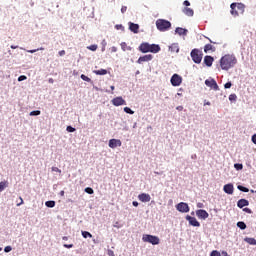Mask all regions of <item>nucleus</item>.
Instances as JSON below:
<instances>
[{
    "instance_id": "nucleus-43",
    "label": "nucleus",
    "mask_w": 256,
    "mask_h": 256,
    "mask_svg": "<svg viewBox=\"0 0 256 256\" xmlns=\"http://www.w3.org/2000/svg\"><path fill=\"white\" fill-rule=\"evenodd\" d=\"M232 83L231 82H227L225 85H224V87L226 88V89H231V87H232Z\"/></svg>"
},
{
    "instance_id": "nucleus-58",
    "label": "nucleus",
    "mask_w": 256,
    "mask_h": 256,
    "mask_svg": "<svg viewBox=\"0 0 256 256\" xmlns=\"http://www.w3.org/2000/svg\"><path fill=\"white\" fill-rule=\"evenodd\" d=\"M176 109H177V111H182L183 110V106H177Z\"/></svg>"
},
{
    "instance_id": "nucleus-22",
    "label": "nucleus",
    "mask_w": 256,
    "mask_h": 256,
    "mask_svg": "<svg viewBox=\"0 0 256 256\" xmlns=\"http://www.w3.org/2000/svg\"><path fill=\"white\" fill-rule=\"evenodd\" d=\"M175 32L178 33V35H187L188 30L185 28L178 27L176 28Z\"/></svg>"
},
{
    "instance_id": "nucleus-61",
    "label": "nucleus",
    "mask_w": 256,
    "mask_h": 256,
    "mask_svg": "<svg viewBox=\"0 0 256 256\" xmlns=\"http://www.w3.org/2000/svg\"><path fill=\"white\" fill-rule=\"evenodd\" d=\"M60 195H61V197H64L65 196V191H60Z\"/></svg>"
},
{
    "instance_id": "nucleus-41",
    "label": "nucleus",
    "mask_w": 256,
    "mask_h": 256,
    "mask_svg": "<svg viewBox=\"0 0 256 256\" xmlns=\"http://www.w3.org/2000/svg\"><path fill=\"white\" fill-rule=\"evenodd\" d=\"M120 45H121L122 51H127V43L122 42Z\"/></svg>"
},
{
    "instance_id": "nucleus-39",
    "label": "nucleus",
    "mask_w": 256,
    "mask_h": 256,
    "mask_svg": "<svg viewBox=\"0 0 256 256\" xmlns=\"http://www.w3.org/2000/svg\"><path fill=\"white\" fill-rule=\"evenodd\" d=\"M66 131H68V133H75V128L72 126H67Z\"/></svg>"
},
{
    "instance_id": "nucleus-18",
    "label": "nucleus",
    "mask_w": 256,
    "mask_h": 256,
    "mask_svg": "<svg viewBox=\"0 0 256 256\" xmlns=\"http://www.w3.org/2000/svg\"><path fill=\"white\" fill-rule=\"evenodd\" d=\"M213 61H215V59L212 56L204 57V63L206 64V67H211L213 65Z\"/></svg>"
},
{
    "instance_id": "nucleus-62",
    "label": "nucleus",
    "mask_w": 256,
    "mask_h": 256,
    "mask_svg": "<svg viewBox=\"0 0 256 256\" xmlns=\"http://www.w3.org/2000/svg\"><path fill=\"white\" fill-rule=\"evenodd\" d=\"M63 241H67V239H69L67 236H64L63 238Z\"/></svg>"
},
{
    "instance_id": "nucleus-15",
    "label": "nucleus",
    "mask_w": 256,
    "mask_h": 256,
    "mask_svg": "<svg viewBox=\"0 0 256 256\" xmlns=\"http://www.w3.org/2000/svg\"><path fill=\"white\" fill-rule=\"evenodd\" d=\"M196 215L198 219H207L209 217V213L203 209L197 210Z\"/></svg>"
},
{
    "instance_id": "nucleus-35",
    "label": "nucleus",
    "mask_w": 256,
    "mask_h": 256,
    "mask_svg": "<svg viewBox=\"0 0 256 256\" xmlns=\"http://www.w3.org/2000/svg\"><path fill=\"white\" fill-rule=\"evenodd\" d=\"M37 51H45V48L40 47V48L34 49V50H27V53H37Z\"/></svg>"
},
{
    "instance_id": "nucleus-56",
    "label": "nucleus",
    "mask_w": 256,
    "mask_h": 256,
    "mask_svg": "<svg viewBox=\"0 0 256 256\" xmlns=\"http://www.w3.org/2000/svg\"><path fill=\"white\" fill-rule=\"evenodd\" d=\"M21 205H23V198L22 197H20V203L17 204V207H19Z\"/></svg>"
},
{
    "instance_id": "nucleus-6",
    "label": "nucleus",
    "mask_w": 256,
    "mask_h": 256,
    "mask_svg": "<svg viewBox=\"0 0 256 256\" xmlns=\"http://www.w3.org/2000/svg\"><path fill=\"white\" fill-rule=\"evenodd\" d=\"M142 241H144V243H151V245H159L160 243L159 237L149 234L143 235Z\"/></svg>"
},
{
    "instance_id": "nucleus-48",
    "label": "nucleus",
    "mask_w": 256,
    "mask_h": 256,
    "mask_svg": "<svg viewBox=\"0 0 256 256\" xmlns=\"http://www.w3.org/2000/svg\"><path fill=\"white\" fill-rule=\"evenodd\" d=\"M203 207H204L203 203H201V202L197 203V208L198 209H203Z\"/></svg>"
},
{
    "instance_id": "nucleus-16",
    "label": "nucleus",
    "mask_w": 256,
    "mask_h": 256,
    "mask_svg": "<svg viewBox=\"0 0 256 256\" xmlns=\"http://www.w3.org/2000/svg\"><path fill=\"white\" fill-rule=\"evenodd\" d=\"M139 201H141L142 203H149V201H151V195L147 194V193H142L138 196Z\"/></svg>"
},
{
    "instance_id": "nucleus-53",
    "label": "nucleus",
    "mask_w": 256,
    "mask_h": 256,
    "mask_svg": "<svg viewBox=\"0 0 256 256\" xmlns=\"http://www.w3.org/2000/svg\"><path fill=\"white\" fill-rule=\"evenodd\" d=\"M111 53H117V47L115 46L111 47Z\"/></svg>"
},
{
    "instance_id": "nucleus-44",
    "label": "nucleus",
    "mask_w": 256,
    "mask_h": 256,
    "mask_svg": "<svg viewBox=\"0 0 256 256\" xmlns=\"http://www.w3.org/2000/svg\"><path fill=\"white\" fill-rule=\"evenodd\" d=\"M52 171H54L55 173H61V169H59L58 167H52Z\"/></svg>"
},
{
    "instance_id": "nucleus-34",
    "label": "nucleus",
    "mask_w": 256,
    "mask_h": 256,
    "mask_svg": "<svg viewBox=\"0 0 256 256\" xmlns=\"http://www.w3.org/2000/svg\"><path fill=\"white\" fill-rule=\"evenodd\" d=\"M37 115H41V111L40 110H34V111L30 112V116L31 117H35Z\"/></svg>"
},
{
    "instance_id": "nucleus-38",
    "label": "nucleus",
    "mask_w": 256,
    "mask_h": 256,
    "mask_svg": "<svg viewBox=\"0 0 256 256\" xmlns=\"http://www.w3.org/2000/svg\"><path fill=\"white\" fill-rule=\"evenodd\" d=\"M210 256H221V252L217 251V250H213L210 254Z\"/></svg>"
},
{
    "instance_id": "nucleus-28",
    "label": "nucleus",
    "mask_w": 256,
    "mask_h": 256,
    "mask_svg": "<svg viewBox=\"0 0 256 256\" xmlns=\"http://www.w3.org/2000/svg\"><path fill=\"white\" fill-rule=\"evenodd\" d=\"M46 207L53 208L55 207V201L50 200L45 202Z\"/></svg>"
},
{
    "instance_id": "nucleus-36",
    "label": "nucleus",
    "mask_w": 256,
    "mask_h": 256,
    "mask_svg": "<svg viewBox=\"0 0 256 256\" xmlns=\"http://www.w3.org/2000/svg\"><path fill=\"white\" fill-rule=\"evenodd\" d=\"M85 193H88V195H93V193H95V191H93V188L87 187V188H85Z\"/></svg>"
},
{
    "instance_id": "nucleus-1",
    "label": "nucleus",
    "mask_w": 256,
    "mask_h": 256,
    "mask_svg": "<svg viewBox=\"0 0 256 256\" xmlns=\"http://www.w3.org/2000/svg\"><path fill=\"white\" fill-rule=\"evenodd\" d=\"M237 65V58L234 55L226 54L220 59V67L223 71H229Z\"/></svg>"
},
{
    "instance_id": "nucleus-63",
    "label": "nucleus",
    "mask_w": 256,
    "mask_h": 256,
    "mask_svg": "<svg viewBox=\"0 0 256 256\" xmlns=\"http://www.w3.org/2000/svg\"><path fill=\"white\" fill-rule=\"evenodd\" d=\"M17 47H19V46H14V45H12V46H11V49H17Z\"/></svg>"
},
{
    "instance_id": "nucleus-54",
    "label": "nucleus",
    "mask_w": 256,
    "mask_h": 256,
    "mask_svg": "<svg viewBox=\"0 0 256 256\" xmlns=\"http://www.w3.org/2000/svg\"><path fill=\"white\" fill-rule=\"evenodd\" d=\"M252 142L254 143V145H256V134L252 136Z\"/></svg>"
},
{
    "instance_id": "nucleus-46",
    "label": "nucleus",
    "mask_w": 256,
    "mask_h": 256,
    "mask_svg": "<svg viewBox=\"0 0 256 256\" xmlns=\"http://www.w3.org/2000/svg\"><path fill=\"white\" fill-rule=\"evenodd\" d=\"M66 249H73V244H64L63 245Z\"/></svg>"
},
{
    "instance_id": "nucleus-19",
    "label": "nucleus",
    "mask_w": 256,
    "mask_h": 256,
    "mask_svg": "<svg viewBox=\"0 0 256 256\" xmlns=\"http://www.w3.org/2000/svg\"><path fill=\"white\" fill-rule=\"evenodd\" d=\"M129 29L132 31V33H139V24L129 22Z\"/></svg>"
},
{
    "instance_id": "nucleus-30",
    "label": "nucleus",
    "mask_w": 256,
    "mask_h": 256,
    "mask_svg": "<svg viewBox=\"0 0 256 256\" xmlns=\"http://www.w3.org/2000/svg\"><path fill=\"white\" fill-rule=\"evenodd\" d=\"M237 227H239V229H247V224H245V222H238L237 223Z\"/></svg>"
},
{
    "instance_id": "nucleus-57",
    "label": "nucleus",
    "mask_w": 256,
    "mask_h": 256,
    "mask_svg": "<svg viewBox=\"0 0 256 256\" xmlns=\"http://www.w3.org/2000/svg\"><path fill=\"white\" fill-rule=\"evenodd\" d=\"M207 105H208V106L211 105V102L205 100V101H204V107L207 106Z\"/></svg>"
},
{
    "instance_id": "nucleus-24",
    "label": "nucleus",
    "mask_w": 256,
    "mask_h": 256,
    "mask_svg": "<svg viewBox=\"0 0 256 256\" xmlns=\"http://www.w3.org/2000/svg\"><path fill=\"white\" fill-rule=\"evenodd\" d=\"M245 243H248V245H256V239L255 238H244Z\"/></svg>"
},
{
    "instance_id": "nucleus-12",
    "label": "nucleus",
    "mask_w": 256,
    "mask_h": 256,
    "mask_svg": "<svg viewBox=\"0 0 256 256\" xmlns=\"http://www.w3.org/2000/svg\"><path fill=\"white\" fill-rule=\"evenodd\" d=\"M110 149H116V147H121L122 142L119 139H110L108 143Z\"/></svg>"
},
{
    "instance_id": "nucleus-25",
    "label": "nucleus",
    "mask_w": 256,
    "mask_h": 256,
    "mask_svg": "<svg viewBox=\"0 0 256 256\" xmlns=\"http://www.w3.org/2000/svg\"><path fill=\"white\" fill-rule=\"evenodd\" d=\"M170 51H172V53H179V45L177 44H172L170 47H169Z\"/></svg>"
},
{
    "instance_id": "nucleus-31",
    "label": "nucleus",
    "mask_w": 256,
    "mask_h": 256,
    "mask_svg": "<svg viewBox=\"0 0 256 256\" xmlns=\"http://www.w3.org/2000/svg\"><path fill=\"white\" fill-rule=\"evenodd\" d=\"M87 49H89V51H97L98 46L97 44H92L90 46H87Z\"/></svg>"
},
{
    "instance_id": "nucleus-4",
    "label": "nucleus",
    "mask_w": 256,
    "mask_h": 256,
    "mask_svg": "<svg viewBox=\"0 0 256 256\" xmlns=\"http://www.w3.org/2000/svg\"><path fill=\"white\" fill-rule=\"evenodd\" d=\"M156 27L158 31H162V32L169 31V29H171V22L165 19H158L156 21Z\"/></svg>"
},
{
    "instance_id": "nucleus-59",
    "label": "nucleus",
    "mask_w": 256,
    "mask_h": 256,
    "mask_svg": "<svg viewBox=\"0 0 256 256\" xmlns=\"http://www.w3.org/2000/svg\"><path fill=\"white\" fill-rule=\"evenodd\" d=\"M222 255H223V256H229V254L227 253V251H222Z\"/></svg>"
},
{
    "instance_id": "nucleus-5",
    "label": "nucleus",
    "mask_w": 256,
    "mask_h": 256,
    "mask_svg": "<svg viewBox=\"0 0 256 256\" xmlns=\"http://www.w3.org/2000/svg\"><path fill=\"white\" fill-rule=\"evenodd\" d=\"M190 57L192 61H194L197 65L203 61V52L201 50L195 48L191 51Z\"/></svg>"
},
{
    "instance_id": "nucleus-42",
    "label": "nucleus",
    "mask_w": 256,
    "mask_h": 256,
    "mask_svg": "<svg viewBox=\"0 0 256 256\" xmlns=\"http://www.w3.org/2000/svg\"><path fill=\"white\" fill-rule=\"evenodd\" d=\"M12 250H13V248L11 246H6L4 248L5 253H11Z\"/></svg>"
},
{
    "instance_id": "nucleus-45",
    "label": "nucleus",
    "mask_w": 256,
    "mask_h": 256,
    "mask_svg": "<svg viewBox=\"0 0 256 256\" xmlns=\"http://www.w3.org/2000/svg\"><path fill=\"white\" fill-rule=\"evenodd\" d=\"M25 79H27V76L25 75H21L20 77H18V81H25Z\"/></svg>"
},
{
    "instance_id": "nucleus-9",
    "label": "nucleus",
    "mask_w": 256,
    "mask_h": 256,
    "mask_svg": "<svg viewBox=\"0 0 256 256\" xmlns=\"http://www.w3.org/2000/svg\"><path fill=\"white\" fill-rule=\"evenodd\" d=\"M205 85L207 87H210L214 91H219V85H217V81H215V79H211V80L207 79V80H205Z\"/></svg>"
},
{
    "instance_id": "nucleus-7",
    "label": "nucleus",
    "mask_w": 256,
    "mask_h": 256,
    "mask_svg": "<svg viewBox=\"0 0 256 256\" xmlns=\"http://www.w3.org/2000/svg\"><path fill=\"white\" fill-rule=\"evenodd\" d=\"M171 85H173V87H179V85H181V83H183V78L179 75V74H174L171 77Z\"/></svg>"
},
{
    "instance_id": "nucleus-13",
    "label": "nucleus",
    "mask_w": 256,
    "mask_h": 256,
    "mask_svg": "<svg viewBox=\"0 0 256 256\" xmlns=\"http://www.w3.org/2000/svg\"><path fill=\"white\" fill-rule=\"evenodd\" d=\"M152 60H153V55L147 54V55L139 57L138 60H137V63L139 65H141V63H146V62H149V61H152Z\"/></svg>"
},
{
    "instance_id": "nucleus-17",
    "label": "nucleus",
    "mask_w": 256,
    "mask_h": 256,
    "mask_svg": "<svg viewBox=\"0 0 256 256\" xmlns=\"http://www.w3.org/2000/svg\"><path fill=\"white\" fill-rule=\"evenodd\" d=\"M248 205H249V200L247 199H240L237 202V207H239V209H243V207H248Z\"/></svg>"
},
{
    "instance_id": "nucleus-21",
    "label": "nucleus",
    "mask_w": 256,
    "mask_h": 256,
    "mask_svg": "<svg viewBox=\"0 0 256 256\" xmlns=\"http://www.w3.org/2000/svg\"><path fill=\"white\" fill-rule=\"evenodd\" d=\"M215 46L211 45V44H206L204 46V53H209V51L215 52Z\"/></svg>"
},
{
    "instance_id": "nucleus-60",
    "label": "nucleus",
    "mask_w": 256,
    "mask_h": 256,
    "mask_svg": "<svg viewBox=\"0 0 256 256\" xmlns=\"http://www.w3.org/2000/svg\"><path fill=\"white\" fill-rule=\"evenodd\" d=\"M115 27H116V29H122L123 25H116Z\"/></svg>"
},
{
    "instance_id": "nucleus-20",
    "label": "nucleus",
    "mask_w": 256,
    "mask_h": 256,
    "mask_svg": "<svg viewBox=\"0 0 256 256\" xmlns=\"http://www.w3.org/2000/svg\"><path fill=\"white\" fill-rule=\"evenodd\" d=\"M182 12L184 13V15H187V17H193V15H195L193 9L188 7L183 8Z\"/></svg>"
},
{
    "instance_id": "nucleus-8",
    "label": "nucleus",
    "mask_w": 256,
    "mask_h": 256,
    "mask_svg": "<svg viewBox=\"0 0 256 256\" xmlns=\"http://www.w3.org/2000/svg\"><path fill=\"white\" fill-rule=\"evenodd\" d=\"M176 209L180 213H189V204L185 202H180L176 205Z\"/></svg>"
},
{
    "instance_id": "nucleus-40",
    "label": "nucleus",
    "mask_w": 256,
    "mask_h": 256,
    "mask_svg": "<svg viewBox=\"0 0 256 256\" xmlns=\"http://www.w3.org/2000/svg\"><path fill=\"white\" fill-rule=\"evenodd\" d=\"M234 167L237 171H241V169H243V164H235Z\"/></svg>"
},
{
    "instance_id": "nucleus-14",
    "label": "nucleus",
    "mask_w": 256,
    "mask_h": 256,
    "mask_svg": "<svg viewBox=\"0 0 256 256\" xmlns=\"http://www.w3.org/2000/svg\"><path fill=\"white\" fill-rule=\"evenodd\" d=\"M224 193H227V195H233V191H235V187L232 183L226 184L223 187Z\"/></svg>"
},
{
    "instance_id": "nucleus-50",
    "label": "nucleus",
    "mask_w": 256,
    "mask_h": 256,
    "mask_svg": "<svg viewBox=\"0 0 256 256\" xmlns=\"http://www.w3.org/2000/svg\"><path fill=\"white\" fill-rule=\"evenodd\" d=\"M126 12H127V6H122L121 13H126Z\"/></svg>"
},
{
    "instance_id": "nucleus-64",
    "label": "nucleus",
    "mask_w": 256,
    "mask_h": 256,
    "mask_svg": "<svg viewBox=\"0 0 256 256\" xmlns=\"http://www.w3.org/2000/svg\"><path fill=\"white\" fill-rule=\"evenodd\" d=\"M49 83H53V78H50V79H49Z\"/></svg>"
},
{
    "instance_id": "nucleus-51",
    "label": "nucleus",
    "mask_w": 256,
    "mask_h": 256,
    "mask_svg": "<svg viewBox=\"0 0 256 256\" xmlns=\"http://www.w3.org/2000/svg\"><path fill=\"white\" fill-rule=\"evenodd\" d=\"M58 55H60V57H63L65 55V50H61L58 52Z\"/></svg>"
},
{
    "instance_id": "nucleus-23",
    "label": "nucleus",
    "mask_w": 256,
    "mask_h": 256,
    "mask_svg": "<svg viewBox=\"0 0 256 256\" xmlns=\"http://www.w3.org/2000/svg\"><path fill=\"white\" fill-rule=\"evenodd\" d=\"M7 187H9V182H7V181L0 182V193L5 191V189H7Z\"/></svg>"
},
{
    "instance_id": "nucleus-29",
    "label": "nucleus",
    "mask_w": 256,
    "mask_h": 256,
    "mask_svg": "<svg viewBox=\"0 0 256 256\" xmlns=\"http://www.w3.org/2000/svg\"><path fill=\"white\" fill-rule=\"evenodd\" d=\"M82 237H84V239H87L88 237L91 239L93 235L90 232L82 231Z\"/></svg>"
},
{
    "instance_id": "nucleus-55",
    "label": "nucleus",
    "mask_w": 256,
    "mask_h": 256,
    "mask_svg": "<svg viewBox=\"0 0 256 256\" xmlns=\"http://www.w3.org/2000/svg\"><path fill=\"white\" fill-rule=\"evenodd\" d=\"M132 204L134 207H139V202H137V201H133Z\"/></svg>"
},
{
    "instance_id": "nucleus-32",
    "label": "nucleus",
    "mask_w": 256,
    "mask_h": 256,
    "mask_svg": "<svg viewBox=\"0 0 256 256\" xmlns=\"http://www.w3.org/2000/svg\"><path fill=\"white\" fill-rule=\"evenodd\" d=\"M124 112L128 113V115H133L135 111L131 110L129 107H124Z\"/></svg>"
},
{
    "instance_id": "nucleus-11",
    "label": "nucleus",
    "mask_w": 256,
    "mask_h": 256,
    "mask_svg": "<svg viewBox=\"0 0 256 256\" xmlns=\"http://www.w3.org/2000/svg\"><path fill=\"white\" fill-rule=\"evenodd\" d=\"M112 104L115 107H121V105H127V102L125 101V99H123V97H116L112 100Z\"/></svg>"
},
{
    "instance_id": "nucleus-52",
    "label": "nucleus",
    "mask_w": 256,
    "mask_h": 256,
    "mask_svg": "<svg viewBox=\"0 0 256 256\" xmlns=\"http://www.w3.org/2000/svg\"><path fill=\"white\" fill-rule=\"evenodd\" d=\"M243 211H245V213H249V214L253 213V212L251 211V209H249V208H244Z\"/></svg>"
},
{
    "instance_id": "nucleus-33",
    "label": "nucleus",
    "mask_w": 256,
    "mask_h": 256,
    "mask_svg": "<svg viewBox=\"0 0 256 256\" xmlns=\"http://www.w3.org/2000/svg\"><path fill=\"white\" fill-rule=\"evenodd\" d=\"M81 79L83 81H87V83H91V78H89L88 76H86L85 74H82L81 76Z\"/></svg>"
},
{
    "instance_id": "nucleus-3",
    "label": "nucleus",
    "mask_w": 256,
    "mask_h": 256,
    "mask_svg": "<svg viewBox=\"0 0 256 256\" xmlns=\"http://www.w3.org/2000/svg\"><path fill=\"white\" fill-rule=\"evenodd\" d=\"M231 8V15L234 17H237L238 15H241L245 12V5L242 3H232L230 5Z\"/></svg>"
},
{
    "instance_id": "nucleus-2",
    "label": "nucleus",
    "mask_w": 256,
    "mask_h": 256,
    "mask_svg": "<svg viewBox=\"0 0 256 256\" xmlns=\"http://www.w3.org/2000/svg\"><path fill=\"white\" fill-rule=\"evenodd\" d=\"M139 51H141V53H159V51H161V46L143 42L139 46Z\"/></svg>"
},
{
    "instance_id": "nucleus-49",
    "label": "nucleus",
    "mask_w": 256,
    "mask_h": 256,
    "mask_svg": "<svg viewBox=\"0 0 256 256\" xmlns=\"http://www.w3.org/2000/svg\"><path fill=\"white\" fill-rule=\"evenodd\" d=\"M108 256H115V252L113 250H108Z\"/></svg>"
},
{
    "instance_id": "nucleus-47",
    "label": "nucleus",
    "mask_w": 256,
    "mask_h": 256,
    "mask_svg": "<svg viewBox=\"0 0 256 256\" xmlns=\"http://www.w3.org/2000/svg\"><path fill=\"white\" fill-rule=\"evenodd\" d=\"M183 5H185L186 7H189L191 5V2H189V0H185L183 2Z\"/></svg>"
},
{
    "instance_id": "nucleus-27",
    "label": "nucleus",
    "mask_w": 256,
    "mask_h": 256,
    "mask_svg": "<svg viewBox=\"0 0 256 256\" xmlns=\"http://www.w3.org/2000/svg\"><path fill=\"white\" fill-rule=\"evenodd\" d=\"M237 189H239V191H242L243 193H249V188L244 187L242 185H238Z\"/></svg>"
},
{
    "instance_id": "nucleus-37",
    "label": "nucleus",
    "mask_w": 256,
    "mask_h": 256,
    "mask_svg": "<svg viewBox=\"0 0 256 256\" xmlns=\"http://www.w3.org/2000/svg\"><path fill=\"white\" fill-rule=\"evenodd\" d=\"M229 101H237V95L236 94H230L229 95Z\"/></svg>"
},
{
    "instance_id": "nucleus-26",
    "label": "nucleus",
    "mask_w": 256,
    "mask_h": 256,
    "mask_svg": "<svg viewBox=\"0 0 256 256\" xmlns=\"http://www.w3.org/2000/svg\"><path fill=\"white\" fill-rule=\"evenodd\" d=\"M93 73H95V75H107V70L105 69L94 70Z\"/></svg>"
},
{
    "instance_id": "nucleus-10",
    "label": "nucleus",
    "mask_w": 256,
    "mask_h": 256,
    "mask_svg": "<svg viewBox=\"0 0 256 256\" xmlns=\"http://www.w3.org/2000/svg\"><path fill=\"white\" fill-rule=\"evenodd\" d=\"M186 221H188L189 225H191L192 227H201V223H199V221H197V218L193 216L187 215Z\"/></svg>"
}]
</instances>
